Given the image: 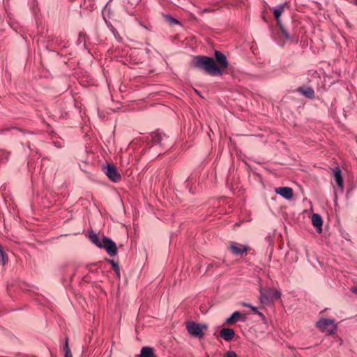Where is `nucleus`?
Returning a JSON list of instances; mask_svg holds the SVG:
<instances>
[{"mask_svg":"<svg viewBox=\"0 0 357 357\" xmlns=\"http://www.w3.org/2000/svg\"><path fill=\"white\" fill-rule=\"evenodd\" d=\"M215 60L206 56H194L190 63L192 68L204 70L210 75H221L229 66L227 56L218 50L215 51Z\"/></svg>","mask_w":357,"mask_h":357,"instance_id":"1","label":"nucleus"},{"mask_svg":"<svg viewBox=\"0 0 357 357\" xmlns=\"http://www.w3.org/2000/svg\"><path fill=\"white\" fill-rule=\"evenodd\" d=\"M259 301L260 303L265 305H271L274 300L280 299L281 297V292L276 289H272L271 288H259Z\"/></svg>","mask_w":357,"mask_h":357,"instance_id":"2","label":"nucleus"},{"mask_svg":"<svg viewBox=\"0 0 357 357\" xmlns=\"http://www.w3.org/2000/svg\"><path fill=\"white\" fill-rule=\"evenodd\" d=\"M315 326L321 332L326 333L329 335L334 334L337 330V325L333 319L321 318L316 322Z\"/></svg>","mask_w":357,"mask_h":357,"instance_id":"3","label":"nucleus"},{"mask_svg":"<svg viewBox=\"0 0 357 357\" xmlns=\"http://www.w3.org/2000/svg\"><path fill=\"white\" fill-rule=\"evenodd\" d=\"M207 328V325L198 324L194 321L186 322V329L188 332L193 337L202 338L204 336L203 330Z\"/></svg>","mask_w":357,"mask_h":357,"instance_id":"4","label":"nucleus"},{"mask_svg":"<svg viewBox=\"0 0 357 357\" xmlns=\"http://www.w3.org/2000/svg\"><path fill=\"white\" fill-rule=\"evenodd\" d=\"M167 139L165 134H162L158 131L151 132L146 137L147 146L151 148L153 146L159 144L160 146H164V141Z\"/></svg>","mask_w":357,"mask_h":357,"instance_id":"5","label":"nucleus"},{"mask_svg":"<svg viewBox=\"0 0 357 357\" xmlns=\"http://www.w3.org/2000/svg\"><path fill=\"white\" fill-rule=\"evenodd\" d=\"M103 171L112 181L118 183L121 181V174L118 172L114 165L107 164V166L103 167Z\"/></svg>","mask_w":357,"mask_h":357,"instance_id":"6","label":"nucleus"},{"mask_svg":"<svg viewBox=\"0 0 357 357\" xmlns=\"http://www.w3.org/2000/svg\"><path fill=\"white\" fill-rule=\"evenodd\" d=\"M229 250L231 252L236 256H243L249 250V247L236 242L229 243Z\"/></svg>","mask_w":357,"mask_h":357,"instance_id":"7","label":"nucleus"},{"mask_svg":"<svg viewBox=\"0 0 357 357\" xmlns=\"http://www.w3.org/2000/svg\"><path fill=\"white\" fill-rule=\"evenodd\" d=\"M102 248H105L110 257H114L117 254V248L116 243L107 237H103L102 241Z\"/></svg>","mask_w":357,"mask_h":357,"instance_id":"8","label":"nucleus"},{"mask_svg":"<svg viewBox=\"0 0 357 357\" xmlns=\"http://www.w3.org/2000/svg\"><path fill=\"white\" fill-rule=\"evenodd\" d=\"M246 319H247L246 314H242L239 311H236L229 317H228L225 320V324L227 325H232L239 321H245Z\"/></svg>","mask_w":357,"mask_h":357,"instance_id":"9","label":"nucleus"},{"mask_svg":"<svg viewBox=\"0 0 357 357\" xmlns=\"http://www.w3.org/2000/svg\"><path fill=\"white\" fill-rule=\"evenodd\" d=\"M333 172L334 178H335V180L336 181L337 186L339 187L340 190L342 192H343L344 181H343V178L342 176V171H341L340 168L339 167H336L333 169Z\"/></svg>","mask_w":357,"mask_h":357,"instance_id":"10","label":"nucleus"},{"mask_svg":"<svg viewBox=\"0 0 357 357\" xmlns=\"http://www.w3.org/2000/svg\"><path fill=\"white\" fill-rule=\"evenodd\" d=\"M312 222L318 234L322 232V225L323 220L321 216L319 214L314 213L312 215Z\"/></svg>","mask_w":357,"mask_h":357,"instance_id":"11","label":"nucleus"},{"mask_svg":"<svg viewBox=\"0 0 357 357\" xmlns=\"http://www.w3.org/2000/svg\"><path fill=\"white\" fill-rule=\"evenodd\" d=\"M235 335L234 330L229 328H224L220 331V336L227 342L231 341Z\"/></svg>","mask_w":357,"mask_h":357,"instance_id":"12","label":"nucleus"},{"mask_svg":"<svg viewBox=\"0 0 357 357\" xmlns=\"http://www.w3.org/2000/svg\"><path fill=\"white\" fill-rule=\"evenodd\" d=\"M275 192L287 199L293 197V190L289 187H279L276 188Z\"/></svg>","mask_w":357,"mask_h":357,"instance_id":"13","label":"nucleus"},{"mask_svg":"<svg viewBox=\"0 0 357 357\" xmlns=\"http://www.w3.org/2000/svg\"><path fill=\"white\" fill-rule=\"evenodd\" d=\"M286 4V3H281L273 8V13L277 21L278 24H280V22H282L280 20V16L284 10V6Z\"/></svg>","mask_w":357,"mask_h":357,"instance_id":"14","label":"nucleus"},{"mask_svg":"<svg viewBox=\"0 0 357 357\" xmlns=\"http://www.w3.org/2000/svg\"><path fill=\"white\" fill-rule=\"evenodd\" d=\"M298 91L307 98L313 99L315 96L314 91L311 87H299Z\"/></svg>","mask_w":357,"mask_h":357,"instance_id":"15","label":"nucleus"},{"mask_svg":"<svg viewBox=\"0 0 357 357\" xmlns=\"http://www.w3.org/2000/svg\"><path fill=\"white\" fill-rule=\"evenodd\" d=\"M139 357H155L153 349L150 347H144L141 349Z\"/></svg>","mask_w":357,"mask_h":357,"instance_id":"16","label":"nucleus"},{"mask_svg":"<svg viewBox=\"0 0 357 357\" xmlns=\"http://www.w3.org/2000/svg\"><path fill=\"white\" fill-rule=\"evenodd\" d=\"M307 75H308L307 79L310 82L317 81V84H319V81L320 80L321 77L317 70H309Z\"/></svg>","mask_w":357,"mask_h":357,"instance_id":"17","label":"nucleus"},{"mask_svg":"<svg viewBox=\"0 0 357 357\" xmlns=\"http://www.w3.org/2000/svg\"><path fill=\"white\" fill-rule=\"evenodd\" d=\"M89 238L93 243H94L97 247L102 248V241H103V238L100 239L96 233L90 234Z\"/></svg>","mask_w":357,"mask_h":357,"instance_id":"18","label":"nucleus"},{"mask_svg":"<svg viewBox=\"0 0 357 357\" xmlns=\"http://www.w3.org/2000/svg\"><path fill=\"white\" fill-rule=\"evenodd\" d=\"M8 258L7 254L3 250L1 245L0 244V264L4 266L8 262Z\"/></svg>","mask_w":357,"mask_h":357,"instance_id":"19","label":"nucleus"},{"mask_svg":"<svg viewBox=\"0 0 357 357\" xmlns=\"http://www.w3.org/2000/svg\"><path fill=\"white\" fill-rule=\"evenodd\" d=\"M10 153L5 150H0V162H5L8 160Z\"/></svg>","mask_w":357,"mask_h":357,"instance_id":"20","label":"nucleus"},{"mask_svg":"<svg viewBox=\"0 0 357 357\" xmlns=\"http://www.w3.org/2000/svg\"><path fill=\"white\" fill-rule=\"evenodd\" d=\"M63 351H64V357H73V355H72V353H71V351L69 348V346H68V338H66V342H65V345H64V347H63Z\"/></svg>","mask_w":357,"mask_h":357,"instance_id":"21","label":"nucleus"},{"mask_svg":"<svg viewBox=\"0 0 357 357\" xmlns=\"http://www.w3.org/2000/svg\"><path fill=\"white\" fill-rule=\"evenodd\" d=\"M109 262L111 264L113 270L117 275H120V268L116 261L113 259H109Z\"/></svg>","mask_w":357,"mask_h":357,"instance_id":"22","label":"nucleus"},{"mask_svg":"<svg viewBox=\"0 0 357 357\" xmlns=\"http://www.w3.org/2000/svg\"><path fill=\"white\" fill-rule=\"evenodd\" d=\"M278 26H280V31H281L283 36L285 38V39L289 40L290 38H291L290 35L288 33V31L285 29V28L284 27V26L282 24V22H280V24H278Z\"/></svg>","mask_w":357,"mask_h":357,"instance_id":"23","label":"nucleus"},{"mask_svg":"<svg viewBox=\"0 0 357 357\" xmlns=\"http://www.w3.org/2000/svg\"><path fill=\"white\" fill-rule=\"evenodd\" d=\"M52 143L57 148H62L64 145V142L62 139L53 141Z\"/></svg>","mask_w":357,"mask_h":357,"instance_id":"24","label":"nucleus"},{"mask_svg":"<svg viewBox=\"0 0 357 357\" xmlns=\"http://www.w3.org/2000/svg\"><path fill=\"white\" fill-rule=\"evenodd\" d=\"M243 306H245V307H247L250 308V310H252V312H255V313L256 312H257V308L256 307H255V306L252 305L251 304H249V303H243Z\"/></svg>","mask_w":357,"mask_h":357,"instance_id":"25","label":"nucleus"},{"mask_svg":"<svg viewBox=\"0 0 357 357\" xmlns=\"http://www.w3.org/2000/svg\"><path fill=\"white\" fill-rule=\"evenodd\" d=\"M224 357H236V354L233 351H228L225 353Z\"/></svg>","mask_w":357,"mask_h":357,"instance_id":"26","label":"nucleus"},{"mask_svg":"<svg viewBox=\"0 0 357 357\" xmlns=\"http://www.w3.org/2000/svg\"><path fill=\"white\" fill-rule=\"evenodd\" d=\"M111 31H112V33H113V34H114V37H115L116 38H120V37H119V33H118V32H117V31H116L114 27H112V28L111 29Z\"/></svg>","mask_w":357,"mask_h":357,"instance_id":"27","label":"nucleus"},{"mask_svg":"<svg viewBox=\"0 0 357 357\" xmlns=\"http://www.w3.org/2000/svg\"><path fill=\"white\" fill-rule=\"evenodd\" d=\"M168 19L169 20V21L171 22H172L174 24H178L179 23L178 21L176 19H175V18H174V17H172L171 16H168Z\"/></svg>","mask_w":357,"mask_h":357,"instance_id":"28","label":"nucleus"},{"mask_svg":"<svg viewBox=\"0 0 357 357\" xmlns=\"http://www.w3.org/2000/svg\"><path fill=\"white\" fill-rule=\"evenodd\" d=\"M255 314H257V315H259L260 317H261L262 319H264L265 317L264 315V314L261 312H259L258 310H257V312H255Z\"/></svg>","mask_w":357,"mask_h":357,"instance_id":"29","label":"nucleus"},{"mask_svg":"<svg viewBox=\"0 0 357 357\" xmlns=\"http://www.w3.org/2000/svg\"><path fill=\"white\" fill-rule=\"evenodd\" d=\"M84 37H85V34H84V33H80L79 34V39H81V38H84Z\"/></svg>","mask_w":357,"mask_h":357,"instance_id":"30","label":"nucleus"},{"mask_svg":"<svg viewBox=\"0 0 357 357\" xmlns=\"http://www.w3.org/2000/svg\"><path fill=\"white\" fill-rule=\"evenodd\" d=\"M356 5H357V0H353L352 1Z\"/></svg>","mask_w":357,"mask_h":357,"instance_id":"31","label":"nucleus"}]
</instances>
